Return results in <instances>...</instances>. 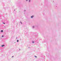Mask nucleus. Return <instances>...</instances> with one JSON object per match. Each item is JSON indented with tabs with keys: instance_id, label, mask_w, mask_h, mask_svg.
<instances>
[{
	"instance_id": "f8f14e48",
	"label": "nucleus",
	"mask_w": 61,
	"mask_h": 61,
	"mask_svg": "<svg viewBox=\"0 0 61 61\" xmlns=\"http://www.w3.org/2000/svg\"><path fill=\"white\" fill-rule=\"evenodd\" d=\"M3 23V24H5V23Z\"/></svg>"
},
{
	"instance_id": "7ed1b4c3",
	"label": "nucleus",
	"mask_w": 61,
	"mask_h": 61,
	"mask_svg": "<svg viewBox=\"0 0 61 61\" xmlns=\"http://www.w3.org/2000/svg\"><path fill=\"white\" fill-rule=\"evenodd\" d=\"M5 46L4 45H2V46H1L2 47H3V46Z\"/></svg>"
},
{
	"instance_id": "9b49d317",
	"label": "nucleus",
	"mask_w": 61,
	"mask_h": 61,
	"mask_svg": "<svg viewBox=\"0 0 61 61\" xmlns=\"http://www.w3.org/2000/svg\"><path fill=\"white\" fill-rule=\"evenodd\" d=\"M28 0H26V1H28Z\"/></svg>"
},
{
	"instance_id": "9d476101",
	"label": "nucleus",
	"mask_w": 61,
	"mask_h": 61,
	"mask_svg": "<svg viewBox=\"0 0 61 61\" xmlns=\"http://www.w3.org/2000/svg\"><path fill=\"white\" fill-rule=\"evenodd\" d=\"M4 36H2V37H4Z\"/></svg>"
},
{
	"instance_id": "20e7f679",
	"label": "nucleus",
	"mask_w": 61,
	"mask_h": 61,
	"mask_svg": "<svg viewBox=\"0 0 61 61\" xmlns=\"http://www.w3.org/2000/svg\"><path fill=\"white\" fill-rule=\"evenodd\" d=\"M34 27H35V26H32V28H34Z\"/></svg>"
},
{
	"instance_id": "f03ea898",
	"label": "nucleus",
	"mask_w": 61,
	"mask_h": 61,
	"mask_svg": "<svg viewBox=\"0 0 61 61\" xmlns=\"http://www.w3.org/2000/svg\"><path fill=\"white\" fill-rule=\"evenodd\" d=\"M30 2H31V0H29V3H30Z\"/></svg>"
},
{
	"instance_id": "423d86ee",
	"label": "nucleus",
	"mask_w": 61,
	"mask_h": 61,
	"mask_svg": "<svg viewBox=\"0 0 61 61\" xmlns=\"http://www.w3.org/2000/svg\"><path fill=\"white\" fill-rule=\"evenodd\" d=\"M20 23L21 24H22V23L21 22H20Z\"/></svg>"
},
{
	"instance_id": "0eeeda50",
	"label": "nucleus",
	"mask_w": 61,
	"mask_h": 61,
	"mask_svg": "<svg viewBox=\"0 0 61 61\" xmlns=\"http://www.w3.org/2000/svg\"><path fill=\"white\" fill-rule=\"evenodd\" d=\"M17 42H19V40H17Z\"/></svg>"
},
{
	"instance_id": "1a4fd4ad",
	"label": "nucleus",
	"mask_w": 61,
	"mask_h": 61,
	"mask_svg": "<svg viewBox=\"0 0 61 61\" xmlns=\"http://www.w3.org/2000/svg\"><path fill=\"white\" fill-rule=\"evenodd\" d=\"M35 57L36 58V57H37V56H35Z\"/></svg>"
},
{
	"instance_id": "f257e3e1",
	"label": "nucleus",
	"mask_w": 61,
	"mask_h": 61,
	"mask_svg": "<svg viewBox=\"0 0 61 61\" xmlns=\"http://www.w3.org/2000/svg\"><path fill=\"white\" fill-rule=\"evenodd\" d=\"M33 17H34V16L33 15V16H31V18H32Z\"/></svg>"
},
{
	"instance_id": "6e6552de",
	"label": "nucleus",
	"mask_w": 61,
	"mask_h": 61,
	"mask_svg": "<svg viewBox=\"0 0 61 61\" xmlns=\"http://www.w3.org/2000/svg\"><path fill=\"white\" fill-rule=\"evenodd\" d=\"M32 43H34V41H33L32 42Z\"/></svg>"
},
{
	"instance_id": "ddd939ff",
	"label": "nucleus",
	"mask_w": 61,
	"mask_h": 61,
	"mask_svg": "<svg viewBox=\"0 0 61 61\" xmlns=\"http://www.w3.org/2000/svg\"><path fill=\"white\" fill-rule=\"evenodd\" d=\"M14 57V56H13L12 57Z\"/></svg>"
},
{
	"instance_id": "4468645a",
	"label": "nucleus",
	"mask_w": 61,
	"mask_h": 61,
	"mask_svg": "<svg viewBox=\"0 0 61 61\" xmlns=\"http://www.w3.org/2000/svg\"><path fill=\"white\" fill-rule=\"evenodd\" d=\"M19 50H20V49H19Z\"/></svg>"
},
{
	"instance_id": "39448f33",
	"label": "nucleus",
	"mask_w": 61,
	"mask_h": 61,
	"mask_svg": "<svg viewBox=\"0 0 61 61\" xmlns=\"http://www.w3.org/2000/svg\"><path fill=\"white\" fill-rule=\"evenodd\" d=\"M3 32V30H1V32Z\"/></svg>"
}]
</instances>
